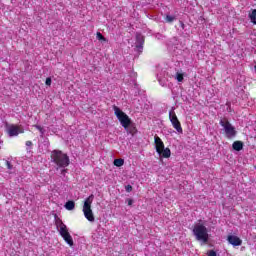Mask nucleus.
<instances>
[{
    "label": "nucleus",
    "mask_w": 256,
    "mask_h": 256,
    "mask_svg": "<svg viewBox=\"0 0 256 256\" xmlns=\"http://www.w3.org/2000/svg\"><path fill=\"white\" fill-rule=\"evenodd\" d=\"M143 43H145V38L137 33L136 34V49L141 53L143 51Z\"/></svg>",
    "instance_id": "nucleus-10"
},
{
    "label": "nucleus",
    "mask_w": 256,
    "mask_h": 256,
    "mask_svg": "<svg viewBox=\"0 0 256 256\" xmlns=\"http://www.w3.org/2000/svg\"><path fill=\"white\" fill-rule=\"evenodd\" d=\"M7 169L11 170L13 169V165H11L10 161H6Z\"/></svg>",
    "instance_id": "nucleus-25"
},
{
    "label": "nucleus",
    "mask_w": 256,
    "mask_h": 256,
    "mask_svg": "<svg viewBox=\"0 0 256 256\" xmlns=\"http://www.w3.org/2000/svg\"><path fill=\"white\" fill-rule=\"evenodd\" d=\"M192 232L196 241H201L202 243H207L209 241V231L203 223L195 224Z\"/></svg>",
    "instance_id": "nucleus-2"
},
{
    "label": "nucleus",
    "mask_w": 256,
    "mask_h": 256,
    "mask_svg": "<svg viewBox=\"0 0 256 256\" xmlns=\"http://www.w3.org/2000/svg\"><path fill=\"white\" fill-rule=\"evenodd\" d=\"M158 81H159L161 87H166L167 86V82H165L164 79H159Z\"/></svg>",
    "instance_id": "nucleus-21"
},
{
    "label": "nucleus",
    "mask_w": 256,
    "mask_h": 256,
    "mask_svg": "<svg viewBox=\"0 0 256 256\" xmlns=\"http://www.w3.org/2000/svg\"><path fill=\"white\" fill-rule=\"evenodd\" d=\"M169 119H170L174 129H176L177 133H183V128L181 127V122H179V119L177 118V114H175V112H173V111L169 112Z\"/></svg>",
    "instance_id": "nucleus-7"
},
{
    "label": "nucleus",
    "mask_w": 256,
    "mask_h": 256,
    "mask_svg": "<svg viewBox=\"0 0 256 256\" xmlns=\"http://www.w3.org/2000/svg\"><path fill=\"white\" fill-rule=\"evenodd\" d=\"M232 147L234 149V151H241L243 149V142L241 141H235L233 144H232Z\"/></svg>",
    "instance_id": "nucleus-12"
},
{
    "label": "nucleus",
    "mask_w": 256,
    "mask_h": 256,
    "mask_svg": "<svg viewBox=\"0 0 256 256\" xmlns=\"http://www.w3.org/2000/svg\"><path fill=\"white\" fill-rule=\"evenodd\" d=\"M61 173H62V175H65V173H67V169H62V171H61Z\"/></svg>",
    "instance_id": "nucleus-27"
},
{
    "label": "nucleus",
    "mask_w": 256,
    "mask_h": 256,
    "mask_svg": "<svg viewBox=\"0 0 256 256\" xmlns=\"http://www.w3.org/2000/svg\"><path fill=\"white\" fill-rule=\"evenodd\" d=\"M227 241L230 245H233V247H239L243 244V240L235 235H229Z\"/></svg>",
    "instance_id": "nucleus-9"
},
{
    "label": "nucleus",
    "mask_w": 256,
    "mask_h": 256,
    "mask_svg": "<svg viewBox=\"0 0 256 256\" xmlns=\"http://www.w3.org/2000/svg\"><path fill=\"white\" fill-rule=\"evenodd\" d=\"M94 199L95 195L93 194L86 198L82 209L84 217L87 219V221H90V223L95 222V216L93 215V210L91 209V205H93Z\"/></svg>",
    "instance_id": "nucleus-4"
},
{
    "label": "nucleus",
    "mask_w": 256,
    "mask_h": 256,
    "mask_svg": "<svg viewBox=\"0 0 256 256\" xmlns=\"http://www.w3.org/2000/svg\"><path fill=\"white\" fill-rule=\"evenodd\" d=\"M56 227L59 231V234L64 239V241L70 246L73 247V237L69 233V228H67V225L63 223L61 219L56 220Z\"/></svg>",
    "instance_id": "nucleus-3"
},
{
    "label": "nucleus",
    "mask_w": 256,
    "mask_h": 256,
    "mask_svg": "<svg viewBox=\"0 0 256 256\" xmlns=\"http://www.w3.org/2000/svg\"><path fill=\"white\" fill-rule=\"evenodd\" d=\"M115 167H123L125 165V160L123 159H115L114 160Z\"/></svg>",
    "instance_id": "nucleus-17"
},
{
    "label": "nucleus",
    "mask_w": 256,
    "mask_h": 256,
    "mask_svg": "<svg viewBox=\"0 0 256 256\" xmlns=\"http://www.w3.org/2000/svg\"><path fill=\"white\" fill-rule=\"evenodd\" d=\"M162 155L165 159H168V157H171V150L169 148H164L161 150V153H158Z\"/></svg>",
    "instance_id": "nucleus-13"
},
{
    "label": "nucleus",
    "mask_w": 256,
    "mask_h": 256,
    "mask_svg": "<svg viewBox=\"0 0 256 256\" xmlns=\"http://www.w3.org/2000/svg\"><path fill=\"white\" fill-rule=\"evenodd\" d=\"M31 145H33V142H31V141H26V147H31Z\"/></svg>",
    "instance_id": "nucleus-26"
},
{
    "label": "nucleus",
    "mask_w": 256,
    "mask_h": 256,
    "mask_svg": "<svg viewBox=\"0 0 256 256\" xmlns=\"http://www.w3.org/2000/svg\"><path fill=\"white\" fill-rule=\"evenodd\" d=\"M7 133L9 137H17L19 133H24V130L19 126L11 125V126H8Z\"/></svg>",
    "instance_id": "nucleus-8"
},
{
    "label": "nucleus",
    "mask_w": 256,
    "mask_h": 256,
    "mask_svg": "<svg viewBox=\"0 0 256 256\" xmlns=\"http://www.w3.org/2000/svg\"><path fill=\"white\" fill-rule=\"evenodd\" d=\"M207 256H217V252H215L214 250H210L207 252Z\"/></svg>",
    "instance_id": "nucleus-22"
},
{
    "label": "nucleus",
    "mask_w": 256,
    "mask_h": 256,
    "mask_svg": "<svg viewBox=\"0 0 256 256\" xmlns=\"http://www.w3.org/2000/svg\"><path fill=\"white\" fill-rule=\"evenodd\" d=\"M45 83H46V85L48 87H51V83H52L51 77L46 78V82Z\"/></svg>",
    "instance_id": "nucleus-23"
},
{
    "label": "nucleus",
    "mask_w": 256,
    "mask_h": 256,
    "mask_svg": "<svg viewBox=\"0 0 256 256\" xmlns=\"http://www.w3.org/2000/svg\"><path fill=\"white\" fill-rule=\"evenodd\" d=\"M166 23H173V21H177V16L167 14L165 17Z\"/></svg>",
    "instance_id": "nucleus-15"
},
{
    "label": "nucleus",
    "mask_w": 256,
    "mask_h": 256,
    "mask_svg": "<svg viewBox=\"0 0 256 256\" xmlns=\"http://www.w3.org/2000/svg\"><path fill=\"white\" fill-rule=\"evenodd\" d=\"M249 18H250L251 23L256 25V9L252 10V13L249 14Z\"/></svg>",
    "instance_id": "nucleus-16"
},
{
    "label": "nucleus",
    "mask_w": 256,
    "mask_h": 256,
    "mask_svg": "<svg viewBox=\"0 0 256 256\" xmlns=\"http://www.w3.org/2000/svg\"><path fill=\"white\" fill-rule=\"evenodd\" d=\"M126 191H127V193H131V191H133V186L132 185H127L126 186Z\"/></svg>",
    "instance_id": "nucleus-24"
},
{
    "label": "nucleus",
    "mask_w": 256,
    "mask_h": 256,
    "mask_svg": "<svg viewBox=\"0 0 256 256\" xmlns=\"http://www.w3.org/2000/svg\"><path fill=\"white\" fill-rule=\"evenodd\" d=\"M64 207L67 211H73V209H75V202L70 200L65 203Z\"/></svg>",
    "instance_id": "nucleus-14"
},
{
    "label": "nucleus",
    "mask_w": 256,
    "mask_h": 256,
    "mask_svg": "<svg viewBox=\"0 0 256 256\" xmlns=\"http://www.w3.org/2000/svg\"><path fill=\"white\" fill-rule=\"evenodd\" d=\"M113 109H114V113H115L118 121H120L122 127H124V129H128L129 125H131V118H129V116L127 114H125V112H123L119 107L113 106Z\"/></svg>",
    "instance_id": "nucleus-5"
},
{
    "label": "nucleus",
    "mask_w": 256,
    "mask_h": 256,
    "mask_svg": "<svg viewBox=\"0 0 256 256\" xmlns=\"http://www.w3.org/2000/svg\"><path fill=\"white\" fill-rule=\"evenodd\" d=\"M154 143L156 145V151L158 153H161L162 149L165 148V144L163 143V140L159 136L154 137Z\"/></svg>",
    "instance_id": "nucleus-11"
},
{
    "label": "nucleus",
    "mask_w": 256,
    "mask_h": 256,
    "mask_svg": "<svg viewBox=\"0 0 256 256\" xmlns=\"http://www.w3.org/2000/svg\"><path fill=\"white\" fill-rule=\"evenodd\" d=\"M128 205H133V200H131V199H128Z\"/></svg>",
    "instance_id": "nucleus-28"
},
{
    "label": "nucleus",
    "mask_w": 256,
    "mask_h": 256,
    "mask_svg": "<svg viewBox=\"0 0 256 256\" xmlns=\"http://www.w3.org/2000/svg\"><path fill=\"white\" fill-rule=\"evenodd\" d=\"M51 159L52 163H55L57 166V169H65V167H69V156L59 150L52 151Z\"/></svg>",
    "instance_id": "nucleus-1"
},
{
    "label": "nucleus",
    "mask_w": 256,
    "mask_h": 256,
    "mask_svg": "<svg viewBox=\"0 0 256 256\" xmlns=\"http://www.w3.org/2000/svg\"><path fill=\"white\" fill-rule=\"evenodd\" d=\"M175 79L178 81V83H182L183 81V73L177 72L175 75Z\"/></svg>",
    "instance_id": "nucleus-19"
},
{
    "label": "nucleus",
    "mask_w": 256,
    "mask_h": 256,
    "mask_svg": "<svg viewBox=\"0 0 256 256\" xmlns=\"http://www.w3.org/2000/svg\"><path fill=\"white\" fill-rule=\"evenodd\" d=\"M220 125H221V127H223L226 137L228 139H233V137H235V135H237V130H235L233 125L231 123H229V120H227V119L220 120Z\"/></svg>",
    "instance_id": "nucleus-6"
},
{
    "label": "nucleus",
    "mask_w": 256,
    "mask_h": 256,
    "mask_svg": "<svg viewBox=\"0 0 256 256\" xmlns=\"http://www.w3.org/2000/svg\"><path fill=\"white\" fill-rule=\"evenodd\" d=\"M96 39H98V41H106L105 36L101 34V32H97Z\"/></svg>",
    "instance_id": "nucleus-20"
},
{
    "label": "nucleus",
    "mask_w": 256,
    "mask_h": 256,
    "mask_svg": "<svg viewBox=\"0 0 256 256\" xmlns=\"http://www.w3.org/2000/svg\"><path fill=\"white\" fill-rule=\"evenodd\" d=\"M35 129H37L38 131H40V137H44L45 135V129L43 127H41L40 125H34Z\"/></svg>",
    "instance_id": "nucleus-18"
}]
</instances>
